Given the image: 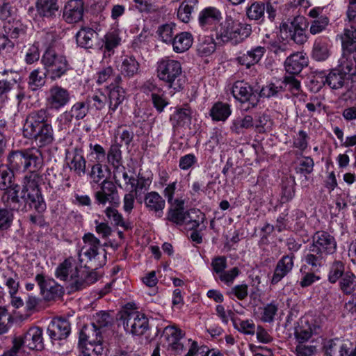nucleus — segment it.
Returning a JSON list of instances; mask_svg holds the SVG:
<instances>
[{
    "mask_svg": "<svg viewBox=\"0 0 356 356\" xmlns=\"http://www.w3.org/2000/svg\"><path fill=\"white\" fill-rule=\"evenodd\" d=\"M38 173L32 172L26 175L23 180L22 188L18 185L4 191L1 200L6 207L13 211L26 213L34 209L43 213L47 205L40 187Z\"/></svg>",
    "mask_w": 356,
    "mask_h": 356,
    "instance_id": "nucleus-1",
    "label": "nucleus"
},
{
    "mask_svg": "<svg viewBox=\"0 0 356 356\" xmlns=\"http://www.w3.org/2000/svg\"><path fill=\"white\" fill-rule=\"evenodd\" d=\"M50 114L48 111L41 108L31 112L25 120L23 126V135L32 139L35 147L42 148L50 146L54 140V133L51 124L49 122Z\"/></svg>",
    "mask_w": 356,
    "mask_h": 356,
    "instance_id": "nucleus-2",
    "label": "nucleus"
},
{
    "mask_svg": "<svg viewBox=\"0 0 356 356\" xmlns=\"http://www.w3.org/2000/svg\"><path fill=\"white\" fill-rule=\"evenodd\" d=\"M8 168L12 172H25L38 173L43 165V155L39 148H27L11 151L7 157Z\"/></svg>",
    "mask_w": 356,
    "mask_h": 356,
    "instance_id": "nucleus-3",
    "label": "nucleus"
},
{
    "mask_svg": "<svg viewBox=\"0 0 356 356\" xmlns=\"http://www.w3.org/2000/svg\"><path fill=\"white\" fill-rule=\"evenodd\" d=\"M157 76L175 92L181 90L186 83L181 63L175 60L162 59L158 63Z\"/></svg>",
    "mask_w": 356,
    "mask_h": 356,
    "instance_id": "nucleus-4",
    "label": "nucleus"
},
{
    "mask_svg": "<svg viewBox=\"0 0 356 356\" xmlns=\"http://www.w3.org/2000/svg\"><path fill=\"white\" fill-rule=\"evenodd\" d=\"M41 62L52 81L60 79L69 70V64L66 57L57 53L52 48H48L44 51Z\"/></svg>",
    "mask_w": 356,
    "mask_h": 356,
    "instance_id": "nucleus-5",
    "label": "nucleus"
},
{
    "mask_svg": "<svg viewBox=\"0 0 356 356\" xmlns=\"http://www.w3.org/2000/svg\"><path fill=\"white\" fill-rule=\"evenodd\" d=\"M120 321L126 332L143 335L149 328L147 316L136 309H124L120 313Z\"/></svg>",
    "mask_w": 356,
    "mask_h": 356,
    "instance_id": "nucleus-6",
    "label": "nucleus"
},
{
    "mask_svg": "<svg viewBox=\"0 0 356 356\" xmlns=\"http://www.w3.org/2000/svg\"><path fill=\"white\" fill-rule=\"evenodd\" d=\"M83 241L84 245L79 252L80 263H85L86 267L89 263L94 266V268L103 266L105 261L99 260L98 250L101 245L100 241L93 234L87 233L84 234Z\"/></svg>",
    "mask_w": 356,
    "mask_h": 356,
    "instance_id": "nucleus-7",
    "label": "nucleus"
},
{
    "mask_svg": "<svg viewBox=\"0 0 356 356\" xmlns=\"http://www.w3.org/2000/svg\"><path fill=\"white\" fill-rule=\"evenodd\" d=\"M252 26L246 23L232 21L226 23L218 34V38L223 42H232L238 44L250 35Z\"/></svg>",
    "mask_w": 356,
    "mask_h": 356,
    "instance_id": "nucleus-8",
    "label": "nucleus"
},
{
    "mask_svg": "<svg viewBox=\"0 0 356 356\" xmlns=\"http://www.w3.org/2000/svg\"><path fill=\"white\" fill-rule=\"evenodd\" d=\"M308 26L307 19L303 16L298 15L293 18L290 24H282L280 31L282 33H289L286 38H290L296 44H302L307 40L306 30Z\"/></svg>",
    "mask_w": 356,
    "mask_h": 356,
    "instance_id": "nucleus-9",
    "label": "nucleus"
},
{
    "mask_svg": "<svg viewBox=\"0 0 356 356\" xmlns=\"http://www.w3.org/2000/svg\"><path fill=\"white\" fill-rule=\"evenodd\" d=\"M185 332L175 325L167 326L163 331L167 350L170 355H177L181 354L185 350V346L182 340Z\"/></svg>",
    "mask_w": 356,
    "mask_h": 356,
    "instance_id": "nucleus-10",
    "label": "nucleus"
},
{
    "mask_svg": "<svg viewBox=\"0 0 356 356\" xmlns=\"http://www.w3.org/2000/svg\"><path fill=\"white\" fill-rule=\"evenodd\" d=\"M232 93L235 99L242 104H248V106L243 108L245 111L254 108L259 102L257 92L254 91L248 83L243 81H238L234 83Z\"/></svg>",
    "mask_w": 356,
    "mask_h": 356,
    "instance_id": "nucleus-11",
    "label": "nucleus"
},
{
    "mask_svg": "<svg viewBox=\"0 0 356 356\" xmlns=\"http://www.w3.org/2000/svg\"><path fill=\"white\" fill-rule=\"evenodd\" d=\"M81 268H79L72 257L66 259L57 268L56 275L60 280L67 282L75 291V282L79 279Z\"/></svg>",
    "mask_w": 356,
    "mask_h": 356,
    "instance_id": "nucleus-12",
    "label": "nucleus"
},
{
    "mask_svg": "<svg viewBox=\"0 0 356 356\" xmlns=\"http://www.w3.org/2000/svg\"><path fill=\"white\" fill-rule=\"evenodd\" d=\"M310 246L327 257L336 252L337 244L332 235L325 231H318L312 236Z\"/></svg>",
    "mask_w": 356,
    "mask_h": 356,
    "instance_id": "nucleus-13",
    "label": "nucleus"
},
{
    "mask_svg": "<svg viewBox=\"0 0 356 356\" xmlns=\"http://www.w3.org/2000/svg\"><path fill=\"white\" fill-rule=\"evenodd\" d=\"M16 338L22 346L31 350L42 351L44 349L42 330L40 327H31L22 336Z\"/></svg>",
    "mask_w": 356,
    "mask_h": 356,
    "instance_id": "nucleus-14",
    "label": "nucleus"
},
{
    "mask_svg": "<svg viewBox=\"0 0 356 356\" xmlns=\"http://www.w3.org/2000/svg\"><path fill=\"white\" fill-rule=\"evenodd\" d=\"M96 202L99 204H106V202L113 204H119L120 197L115 184L107 180H104L101 184L99 191L95 193Z\"/></svg>",
    "mask_w": 356,
    "mask_h": 356,
    "instance_id": "nucleus-15",
    "label": "nucleus"
},
{
    "mask_svg": "<svg viewBox=\"0 0 356 356\" xmlns=\"http://www.w3.org/2000/svg\"><path fill=\"white\" fill-rule=\"evenodd\" d=\"M71 332L69 321L62 317L53 318L47 327V333L52 341L66 339Z\"/></svg>",
    "mask_w": 356,
    "mask_h": 356,
    "instance_id": "nucleus-16",
    "label": "nucleus"
},
{
    "mask_svg": "<svg viewBox=\"0 0 356 356\" xmlns=\"http://www.w3.org/2000/svg\"><path fill=\"white\" fill-rule=\"evenodd\" d=\"M70 100V92L60 86H53L49 90L47 102L51 108L58 110L66 106Z\"/></svg>",
    "mask_w": 356,
    "mask_h": 356,
    "instance_id": "nucleus-17",
    "label": "nucleus"
},
{
    "mask_svg": "<svg viewBox=\"0 0 356 356\" xmlns=\"http://www.w3.org/2000/svg\"><path fill=\"white\" fill-rule=\"evenodd\" d=\"M35 280L40 286L41 293L46 300H53L63 296L64 293L63 287L54 282H47L43 275L38 274L35 276Z\"/></svg>",
    "mask_w": 356,
    "mask_h": 356,
    "instance_id": "nucleus-18",
    "label": "nucleus"
},
{
    "mask_svg": "<svg viewBox=\"0 0 356 356\" xmlns=\"http://www.w3.org/2000/svg\"><path fill=\"white\" fill-rule=\"evenodd\" d=\"M84 4L82 0H70L65 5L63 17L68 24L77 23L82 20Z\"/></svg>",
    "mask_w": 356,
    "mask_h": 356,
    "instance_id": "nucleus-19",
    "label": "nucleus"
},
{
    "mask_svg": "<svg viewBox=\"0 0 356 356\" xmlns=\"http://www.w3.org/2000/svg\"><path fill=\"white\" fill-rule=\"evenodd\" d=\"M294 254L291 253L283 256L277 261L271 279L272 284H277L292 270L294 266Z\"/></svg>",
    "mask_w": 356,
    "mask_h": 356,
    "instance_id": "nucleus-20",
    "label": "nucleus"
},
{
    "mask_svg": "<svg viewBox=\"0 0 356 356\" xmlns=\"http://www.w3.org/2000/svg\"><path fill=\"white\" fill-rule=\"evenodd\" d=\"M342 50L344 54H353V58L355 60L356 51V28L353 24H346L343 33L339 35Z\"/></svg>",
    "mask_w": 356,
    "mask_h": 356,
    "instance_id": "nucleus-21",
    "label": "nucleus"
},
{
    "mask_svg": "<svg viewBox=\"0 0 356 356\" xmlns=\"http://www.w3.org/2000/svg\"><path fill=\"white\" fill-rule=\"evenodd\" d=\"M67 164L71 171L81 177L86 173V161L81 149L75 148L67 156Z\"/></svg>",
    "mask_w": 356,
    "mask_h": 356,
    "instance_id": "nucleus-22",
    "label": "nucleus"
},
{
    "mask_svg": "<svg viewBox=\"0 0 356 356\" xmlns=\"http://www.w3.org/2000/svg\"><path fill=\"white\" fill-rule=\"evenodd\" d=\"M97 40L98 33L88 26H82L76 34V43L82 48H93Z\"/></svg>",
    "mask_w": 356,
    "mask_h": 356,
    "instance_id": "nucleus-23",
    "label": "nucleus"
},
{
    "mask_svg": "<svg viewBox=\"0 0 356 356\" xmlns=\"http://www.w3.org/2000/svg\"><path fill=\"white\" fill-rule=\"evenodd\" d=\"M266 51L264 47L257 46L248 50L245 54L238 56L236 60L241 65H245L247 68L258 63Z\"/></svg>",
    "mask_w": 356,
    "mask_h": 356,
    "instance_id": "nucleus-24",
    "label": "nucleus"
},
{
    "mask_svg": "<svg viewBox=\"0 0 356 356\" xmlns=\"http://www.w3.org/2000/svg\"><path fill=\"white\" fill-rule=\"evenodd\" d=\"M144 203L149 211L156 213L161 217L165 207V201L162 196L156 191H151L145 194Z\"/></svg>",
    "mask_w": 356,
    "mask_h": 356,
    "instance_id": "nucleus-25",
    "label": "nucleus"
},
{
    "mask_svg": "<svg viewBox=\"0 0 356 356\" xmlns=\"http://www.w3.org/2000/svg\"><path fill=\"white\" fill-rule=\"evenodd\" d=\"M307 64V58L302 53L297 52L287 57L284 63V67L288 73L298 74Z\"/></svg>",
    "mask_w": 356,
    "mask_h": 356,
    "instance_id": "nucleus-26",
    "label": "nucleus"
},
{
    "mask_svg": "<svg viewBox=\"0 0 356 356\" xmlns=\"http://www.w3.org/2000/svg\"><path fill=\"white\" fill-rule=\"evenodd\" d=\"M221 19L220 11L215 7H208L203 9L198 17L200 26L206 29L220 22Z\"/></svg>",
    "mask_w": 356,
    "mask_h": 356,
    "instance_id": "nucleus-27",
    "label": "nucleus"
},
{
    "mask_svg": "<svg viewBox=\"0 0 356 356\" xmlns=\"http://www.w3.org/2000/svg\"><path fill=\"white\" fill-rule=\"evenodd\" d=\"M191 114L192 112L187 105L177 108L170 118L173 129H177L180 127H184L186 124H189L191 121Z\"/></svg>",
    "mask_w": 356,
    "mask_h": 356,
    "instance_id": "nucleus-28",
    "label": "nucleus"
},
{
    "mask_svg": "<svg viewBox=\"0 0 356 356\" xmlns=\"http://www.w3.org/2000/svg\"><path fill=\"white\" fill-rule=\"evenodd\" d=\"M126 97V92L123 88L120 86H113L109 88L108 99L109 113L115 112L119 106L123 102Z\"/></svg>",
    "mask_w": 356,
    "mask_h": 356,
    "instance_id": "nucleus-29",
    "label": "nucleus"
},
{
    "mask_svg": "<svg viewBox=\"0 0 356 356\" xmlns=\"http://www.w3.org/2000/svg\"><path fill=\"white\" fill-rule=\"evenodd\" d=\"M326 256L309 245L308 252L305 255V261L312 270L318 271L325 264Z\"/></svg>",
    "mask_w": 356,
    "mask_h": 356,
    "instance_id": "nucleus-30",
    "label": "nucleus"
},
{
    "mask_svg": "<svg viewBox=\"0 0 356 356\" xmlns=\"http://www.w3.org/2000/svg\"><path fill=\"white\" fill-rule=\"evenodd\" d=\"M84 342H102V330L92 323L84 326L80 332L79 343Z\"/></svg>",
    "mask_w": 356,
    "mask_h": 356,
    "instance_id": "nucleus-31",
    "label": "nucleus"
},
{
    "mask_svg": "<svg viewBox=\"0 0 356 356\" xmlns=\"http://www.w3.org/2000/svg\"><path fill=\"white\" fill-rule=\"evenodd\" d=\"M173 50L177 53H182L188 50L193 44L192 35L188 32H181L174 38L171 42Z\"/></svg>",
    "mask_w": 356,
    "mask_h": 356,
    "instance_id": "nucleus-32",
    "label": "nucleus"
},
{
    "mask_svg": "<svg viewBox=\"0 0 356 356\" xmlns=\"http://www.w3.org/2000/svg\"><path fill=\"white\" fill-rule=\"evenodd\" d=\"M47 74V72L40 68L33 70L29 76V88L33 91L42 88L45 85Z\"/></svg>",
    "mask_w": 356,
    "mask_h": 356,
    "instance_id": "nucleus-33",
    "label": "nucleus"
},
{
    "mask_svg": "<svg viewBox=\"0 0 356 356\" xmlns=\"http://www.w3.org/2000/svg\"><path fill=\"white\" fill-rule=\"evenodd\" d=\"M89 106L87 102H78L75 103L69 111L64 113L65 119L70 122L72 118L83 119L88 113Z\"/></svg>",
    "mask_w": 356,
    "mask_h": 356,
    "instance_id": "nucleus-34",
    "label": "nucleus"
},
{
    "mask_svg": "<svg viewBox=\"0 0 356 356\" xmlns=\"http://www.w3.org/2000/svg\"><path fill=\"white\" fill-rule=\"evenodd\" d=\"M338 63V65L335 68L336 70H339L346 76L355 74L356 68L355 63H356V62L353 58V54H345L344 51H343L342 56L339 58Z\"/></svg>",
    "mask_w": 356,
    "mask_h": 356,
    "instance_id": "nucleus-35",
    "label": "nucleus"
},
{
    "mask_svg": "<svg viewBox=\"0 0 356 356\" xmlns=\"http://www.w3.org/2000/svg\"><path fill=\"white\" fill-rule=\"evenodd\" d=\"M37 8L40 15L52 17L56 15L59 6L57 0H38Z\"/></svg>",
    "mask_w": 356,
    "mask_h": 356,
    "instance_id": "nucleus-36",
    "label": "nucleus"
},
{
    "mask_svg": "<svg viewBox=\"0 0 356 356\" xmlns=\"http://www.w3.org/2000/svg\"><path fill=\"white\" fill-rule=\"evenodd\" d=\"M339 288L345 295H353L356 291V276L347 271L339 281Z\"/></svg>",
    "mask_w": 356,
    "mask_h": 356,
    "instance_id": "nucleus-37",
    "label": "nucleus"
},
{
    "mask_svg": "<svg viewBox=\"0 0 356 356\" xmlns=\"http://www.w3.org/2000/svg\"><path fill=\"white\" fill-rule=\"evenodd\" d=\"M312 335V328L306 318H301L295 328V337L299 343L308 341Z\"/></svg>",
    "mask_w": 356,
    "mask_h": 356,
    "instance_id": "nucleus-38",
    "label": "nucleus"
},
{
    "mask_svg": "<svg viewBox=\"0 0 356 356\" xmlns=\"http://www.w3.org/2000/svg\"><path fill=\"white\" fill-rule=\"evenodd\" d=\"M121 146L122 144L118 143L117 140H115L107 153L108 162L115 169H119L122 165V151L120 149Z\"/></svg>",
    "mask_w": 356,
    "mask_h": 356,
    "instance_id": "nucleus-39",
    "label": "nucleus"
},
{
    "mask_svg": "<svg viewBox=\"0 0 356 356\" xmlns=\"http://www.w3.org/2000/svg\"><path fill=\"white\" fill-rule=\"evenodd\" d=\"M346 76L339 70H332L325 77L326 83L332 89H339L345 86Z\"/></svg>",
    "mask_w": 356,
    "mask_h": 356,
    "instance_id": "nucleus-40",
    "label": "nucleus"
},
{
    "mask_svg": "<svg viewBox=\"0 0 356 356\" xmlns=\"http://www.w3.org/2000/svg\"><path fill=\"white\" fill-rule=\"evenodd\" d=\"M230 115L229 106L222 102L216 103L210 111V115L215 121H225Z\"/></svg>",
    "mask_w": 356,
    "mask_h": 356,
    "instance_id": "nucleus-41",
    "label": "nucleus"
},
{
    "mask_svg": "<svg viewBox=\"0 0 356 356\" xmlns=\"http://www.w3.org/2000/svg\"><path fill=\"white\" fill-rule=\"evenodd\" d=\"M266 6L264 3L254 1L246 8V15L250 20L263 21Z\"/></svg>",
    "mask_w": 356,
    "mask_h": 356,
    "instance_id": "nucleus-42",
    "label": "nucleus"
},
{
    "mask_svg": "<svg viewBox=\"0 0 356 356\" xmlns=\"http://www.w3.org/2000/svg\"><path fill=\"white\" fill-rule=\"evenodd\" d=\"M82 356H101L104 350L102 342L79 343Z\"/></svg>",
    "mask_w": 356,
    "mask_h": 356,
    "instance_id": "nucleus-43",
    "label": "nucleus"
},
{
    "mask_svg": "<svg viewBox=\"0 0 356 356\" xmlns=\"http://www.w3.org/2000/svg\"><path fill=\"white\" fill-rule=\"evenodd\" d=\"M139 69V63L132 57H126L123 59L120 70L124 76L131 77L136 74Z\"/></svg>",
    "mask_w": 356,
    "mask_h": 356,
    "instance_id": "nucleus-44",
    "label": "nucleus"
},
{
    "mask_svg": "<svg viewBox=\"0 0 356 356\" xmlns=\"http://www.w3.org/2000/svg\"><path fill=\"white\" fill-rule=\"evenodd\" d=\"M146 88L152 92L151 98L154 106L158 112L161 113L164 108L168 104V102L161 95L156 92L157 91H159L160 89L156 86L149 84V86L145 88V90Z\"/></svg>",
    "mask_w": 356,
    "mask_h": 356,
    "instance_id": "nucleus-45",
    "label": "nucleus"
},
{
    "mask_svg": "<svg viewBox=\"0 0 356 356\" xmlns=\"http://www.w3.org/2000/svg\"><path fill=\"white\" fill-rule=\"evenodd\" d=\"M175 24L170 22L162 24L158 27L156 33L161 41L165 43H171L174 39V30Z\"/></svg>",
    "mask_w": 356,
    "mask_h": 356,
    "instance_id": "nucleus-46",
    "label": "nucleus"
},
{
    "mask_svg": "<svg viewBox=\"0 0 356 356\" xmlns=\"http://www.w3.org/2000/svg\"><path fill=\"white\" fill-rule=\"evenodd\" d=\"M345 266L342 261H334L330 266L328 273V281L332 283H336L340 278L343 276Z\"/></svg>",
    "mask_w": 356,
    "mask_h": 356,
    "instance_id": "nucleus-47",
    "label": "nucleus"
},
{
    "mask_svg": "<svg viewBox=\"0 0 356 356\" xmlns=\"http://www.w3.org/2000/svg\"><path fill=\"white\" fill-rule=\"evenodd\" d=\"M97 280L95 273H88L81 268L79 279L75 282V291L80 290L86 286L95 282Z\"/></svg>",
    "mask_w": 356,
    "mask_h": 356,
    "instance_id": "nucleus-48",
    "label": "nucleus"
},
{
    "mask_svg": "<svg viewBox=\"0 0 356 356\" xmlns=\"http://www.w3.org/2000/svg\"><path fill=\"white\" fill-rule=\"evenodd\" d=\"M330 56L328 45L326 42L316 41L312 50L313 58L318 61L326 60Z\"/></svg>",
    "mask_w": 356,
    "mask_h": 356,
    "instance_id": "nucleus-49",
    "label": "nucleus"
},
{
    "mask_svg": "<svg viewBox=\"0 0 356 356\" xmlns=\"http://www.w3.org/2000/svg\"><path fill=\"white\" fill-rule=\"evenodd\" d=\"M254 126L253 118L251 115H245L243 118H237L233 122L231 130L239 134L243 132V129H247Z\"/></svg>",
    "mask_w": 356,
    "mask_h": 356,
    "instance_id": "nucleus-50",
    "label": "nucleus"
},
{
    "mask_svg": "<svg viewBox=\"0 0 356 356\" xmlns=\"http://www.w3.org/2000/svg\"><path fill=\"white\" fill-rule=\"evenodd\" d=\"M3 33L11 39H17L21 34H24V30L19 27V23L14 20L3 22Z\"/></svg>",
    "mask_w": 356,
    "mask_h": 356,
    "instance_id": "nucleus-51",
    "label": "nucleus"
},
{
    "mask_svg": "<svg viewBox=\"0 0 356 356\" xmlns=\"http://www.w3.org/2000/svg\"><path fill=\"white\" fill-rule=\"evenodd\" d=\"M105 213L107 218L113 220L115 225L120 226L125 230H128L131 228L130 223L124 221L122 216L117 209L112 207H108L106 208Z\"/></svg>",
    "mask_w": 356,
    "mask_h": 356,
    "instance_id": "nucleus-52",
    "label": "nucleus"
},
{
    "mask_svg": "<svg viewBox=\"0 0 356 356\" xmlns=\"http://www.w3.org/2000/svg\"><path fill=\"white\" fill-rule=\"evenodd\" d=\"M188 341H191V344L188 353L184 356H195L196 354H197L198 352H200L202 354H204L202 356H209L210 355L211 350L209 349L208 347L204 346L199 347L197 342L195 341H191V339H189ZM211 356L224 355L220 352H213L211 353Z\"/></svg>",
    "mask_w": 356,
    "mask_h": 356,
    "instance_id": "nucleus-53",
    "label": "nucleus"
},
{
    "mask_svg": "<svg viewBox=\"0 0 356 356\" xmlns=\"http://www.w3.org/2000/svg\"><path fill=\"white\" fill-rule=\"evenodd\" d=\"M113 318L108 313L106 312H99L96 313L92 317V324L99 329L102 330L108 325H111Z\"/></svg>",
    "mask_w": 356,
    "mask_h": 356,
    "instance_id": "nucleus-54",
    "label": "nucleus"
},
{
    "mask_svg": "<svg viewBox=\"0 0 356 356\" xmlns=\"http://www.w3.org/2000/svg\"><path fill=\"white\" fill-rule=\"evenodd\" d=\"M108 98L102 92L88 96L86 99L89 108H95L96 110H102L107 103Z\"/></svg>",
    "mask_w": 356,
    "mask_h": 356,
    "instance_id": "nucleus-55",
    "label": "nucleus"
},
{
    "mask_svg": "<svg viewBox=\"0 0 356 356\" xmlns=\"http://www.w3.org/2000/svg\"><path fill=\"white\" fill-rule=\"evenodd\" d=\"M216 50V43L213 40L208 37L197 44V51L201 56H208Z\"/></svg>",
    "mask_w": 356,
    "mask_h": 356,
    "instance_id": "nucleus-56",
    "label": "nucleus"
},
{
    "mask_svg": "<svg viewBox=\"0 0 356 356\" xmlns=\"http://www.w3.org/2000/svg\"><path fill=\"white\" fill-rule=\"evenodd\" d=\"M278 310L277 305L275 302H270L264 307L261 314V320L264 322L271 323L273 321L275 316Z\"/></svg>",
    "mask_w": 356,
    "mask_h": 356,
    "instance_id": "nucleus-57",
    "label": "nucleus"
},
{
    "mask_svg": "<svg viewBox=\"0 0 356 356\" xmlns=\"http://www.w3.org/2000/svg\"><path fill=\"white\" fill-rule=\"evenodd\" d=\"M314 166V162L311 157L303 156L300 161L298 167L296 168V172L306 176L313 172Z\"/></svg>",
    "mask_w": 356,
    "mask_h": 356,
    "instance_id": "nucleus-58",
    "label": "nucleus"
},
{
    "mask_svg": "<svg viewBox=\"0 0 356 356\" xmlns=\"http://www.w3.org/2000/svg\"><path fill=\"white\" fill-rule=\"evenodd\" d=\"M193 8L188 3V1H184L179 6L177 10V17L183 22H189Z\"/></svg>",
    "mask_w": 356,
    "mask_h": 356,
    "instance_id": "nucleus-59",
    "label": "nucleus"
},
{
    "mask_svg": "<svg viewBox=\"0 0 356 356\" xmlns=\"http://www.w3.org/2000/svg\"><path fill=\"white\" fill-rule=\"evenodd\" d=\"M329 23V19L325 16H321L312 22L309 31L312 35L320 33L325 29Z\"/></svg>",
    "mask_w": 356,
    "mask_h": 356,
    "instance_id": "nucleus-60",
    "label": "nucleus"
},
{
    "mask_svg": "<svg viewBox=\"0 0 356 356\" xmlns=\"http://www.w3.org/2000/svg\"><path fill=\"white\" fill-rule=\"evenodd\" d=\"M272 126V121L270 116L266 113L259 115L256 120L255 128L259 132H265L270 129Z\"/></svg>",
    "mask_w": 356,
    "mask_h": 356,
    "instance_id": "nucleus-61",
    "label": "nucleus"
},
{
    "mask_svg": "<svg viewBox=\"0 0 356 356\" xmlns=\"http://www.w3.org/2000/svg\"><path fill=\"white\" fill-rule=\"evenodd\" d=\"M185 213L182 210L170 209L166 219L173 223L181 225L184 223Z\"/></svg>",
    "mask_w": 356,
    "mask_h": 356,
    "instance_id": "nucleus-62",
    "label": "nucleus"
},
{
    "mask_svg": "<svg viewBox=\"0 0 356 356\" xmlns=\"http://www.w3.org/2000/svg\"><path fill=\"white\" fill-rule=\"evenodd\" d=\"M309 136L307 133L303 130L298 132L297 136L293 139V147L301 151L305 150L308 147Z\"/></svg>",
    "mask_w": 356,
    "mask_h": 356,
    "instance_id": "nucleus-63",
    "label": "nucleus"
},
{
    "mask_svg": "<svg viewBox=\"0 0 356 356\" xmlns=\"http://www.w3.org/2000/svg\"><path fill=\"white\" fill-rule=\"evenodd\" d=\"M283 90L284 88L282 86H277L275 83H271L261 88L259 96L270 98L277 96L280 91Z\"/></svg>",
    "mask_w": 356,
    "mask_h": 356,
    "instance_id": "nucleus-64",
    "label": "nucleus"
}]
</instances>
